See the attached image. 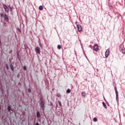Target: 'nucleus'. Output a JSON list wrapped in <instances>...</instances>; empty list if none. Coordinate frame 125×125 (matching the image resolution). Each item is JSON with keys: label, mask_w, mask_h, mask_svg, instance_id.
Wrapping results in <instances>:
<instances>
[{"label": "nucleus", "mask_w": 125, "mask_h": 125, "mask_svg": "<svg viewBox=\"0 0 125 125\" xmlns=\"http://www.w3.org/2000/svg\"><path fill=\"white\" fill-rule=\"evenodd\" d=\"M44 105H45L44 102H41L40 103V106L41 107V108H42L43 110L45 108V106Z\"/></svg>", "instance_id": "1"}, {"label": "nucleus", "mask_w": 125, "mask_h": 125, "mask_svg": "<svg viewBox=\"0 0 125 125\" xmlns=\"http://www.w3.org/2000/svg\"><path fill=\"white\" fill-rule=\"evenodd\" d=\"M35 50L36 53H38V54H40V53H41V48H40V47H36Z\"/></svg>", "instance_id": "2"}, {"label": "nucleus", "mask_w": 125, "mask_h": 125, "mask_svg": "<svg viewBox=\"0 0 125 125\" xmlns=\"http://www.w3.org/2000/svg\"><path fill=\"white\" fill-rule=\"evenodd\" d=\"M115 93H116V99L117 101H118V99L119 98V94H118V90H117V87H115L114 88Z\"/></svg>", "instance_id": "3"}, {"label": "nucleus", "mask_w": 125, "mask_h": 125, "mask_svg": "<svg viewBox=\"0 0 125 125\" xmlns=\"http://www.w3.org/2000/svg\"><path fill=\"white\" fill-rule=\"evenodd\" d=\"M3 7L4 9H5V11H6L7 13H8V12H9V9L8 8V7H7V6H6V5H3Z\"/></svg>", "instance_id": "4"}, {"label": "nucleus", "mask_w": 125, "mask_h": 125, "mask_svg": "<svg viewBox=\"0 0 125 125\" xmlns=\"http://www.w3.org/2000/svg\"><path fill=\"white\" fill-rule=\"evenodd\" d=\"M110 55V49H107L106 50V51H105V57H108V56H109V55Z\"/></svg>", "instance_id": "5"}, {"label": "nucleus", "mask_w": 125, "mask_h": 125, "mask_svg": "<svg viewBox=\"0 0 125 125\" xmlns=\"http://www.w3.org/2000/svg\"><path fill=\"white\" fill-rule=\"evenodd\" d=\"M4 20H5L6 22H8L9 20L8 19V16H7V15L5 14L4 16Z\"/></svg>", "instance_id": "6"}, {"label": "nucleus", "mask_w": 125, "mask_h": 125, "mask_svg": "<svg viewBox=\"0 0 125 125\" xmlns=\"http://www.w3.org/2000/svg\"><path fill=\"white\" fill-rule=\"evenodd\" d=\"M93 49L95 51H97V50H98V45H94L93 47Z\"/></svg>", "instance_id": "7"}, {"label": "nucleus", "mask_w": 125, "mask_h": 125, "mask_svg": "<svg viewBox=\"0 0 125 125\" xmlns=\"http://www.w3.org/2000/svg\"><path fill=\"white\" fill-rule=\"evenodd\" d=\"M77 28L79 32H81V31H82V26L81 25H77Z\"/></svg>", "instance_id": "8"}, {"label": "nucleus", "mask_w": 125, "mask_h": 125, "mask_svg": "<svg viewBox=\"0 0 125 125\" xmlns=\"http://www.w3.org/2000/svg\"><path fill=\"white\" fill-rule=\"evenodd\" d=\"M82 96L83 97H85L86 95V93H85V92H83L82 93H81Z\"/></svg>", "instance_id": "9"}, {"label": "nucleus", "mask_w": 125, "mask_h": 125, "mask_svg": "<svg viewBox=\"0 0 125 125\" xmlns=\"http://www.w3.org/2000/svg\"><path fill=\"white\" fill-rule=\"evenodd\" d=\"M37 118H40L41 117V114L40 113V112H37Z\"/></svg>", "instance_id": "10"}, {"label": "nucleus", "mask_w": 125, "mask_h": 125, "mask_svg": "<svg viewBox=\"0 0 125 125\" xmlns=\"http://www.w3.org/2000/svg\"><path fill=\"white\" fill-rule=\"evenodd\" d=\"M10 66L12 71H13L14 70V67H13V65L12 64H10Z\"/></svg>", "instance_id": "11"}, {"label": "nucleus", "mask_w": 125, "mask_h": 125, "mask_svg": "<svg viewBox=\"0 0 125 125\" xmlns=\"http://www.w3.org/2000/svg\"><path fill=\"white\" fill-rule=\"evenodd\" d=\"M39 10H43V7L42 6H40L39 7Z\"/></svg>", "instance_id": "12"}, {"label": "nucleus", "mask_w": 125, "mask_h": 125, "mask_svg": "<svg viewBox=\"0 0 125 125\" xmlns=\"http://www.w3.org/2000/svg\"><path fill=\"white\" fill-rule=\"evenodd\" d=\"M102 104L104 108H107V105L105 104V103L104 102H103Z\"/></svg>", "instance_id": "13"}, {"label": "nucleus", "mask_w": 125, "mask_h": 125, "mask_svg": "<svg viewBox=\"0 0 125 125\" xmlns=\"http://www.w3.org/2000/svg\"><path fill=\"white\" fill-rule=\"evenodd\" d=\"M11 109V106H10L9 105V106H8V112H10Z\"/></svg>", "instance_id": "14"}, {"label": "nucleus", "mask_w": 125, "mask_h": 125, "mask_svg": "<svg viewBox=\"0 0 125 125\" xmlns=\"http://www.w3.org/2000/svg\"><path fill=\"white\" fill-rule=\"evenodd\" d=\"M5 67L6 68L7 70H9V67H8V64H5Z\"/></svg>", "instance_id": "15"}, {"label": "nucleus", "mask_w": 125, "mask_h": 125, "mask_svg": "<svg viewBox=\"0 0 125 125\" xmlns=\"http://www.w3.org/2000/svg\"><path fill=\"white\" fill-rule=\"evenodd\" d=\"M93 122H97V118L96 117L93 118Z\"/></svg>", "instance_id": "16"}, {"label": "nucleus", "mask_w": 125, "mask_h": 125, "mask_svg": "<svg viewBox=\"0 0 125 125\" xmlns=\"http://www.w3.org/2000/svg\"><path fill=\"white\" fill-rule=\"evenodd\" d=\"M24 46L25 49H27V48H28V46L27 45V44H25L24 45Z\"/></svg>", "instance_id": "17"}, {"label": "nucleus", "mask_w": 125, "mask_h": 125, "mask_svg": "<svg viewBox=\"0 0 125 125\" xmlns=\"http://www.w3.org/2000/svg\"><path fill=\"white\" fill-rule=\"evenodd\" d=\"M66 92L67 93H70V92H71V90H70V89H68L67 90H66Z\"/></svg>", "instance_id": "18"}, {"label": "nucleus", "mask_w": 125, "mask_h": 125, "mask_svg": "<svg viewBox=\"0 0 125 125\" xmlns=\"http://www.w3.org/2000/svg\"><path fill=\"white\" fill-rule=\"evenodd\" d=\"M58 103H59V106H60V107H61V106H62V104H61V102L58 101Z\"/></svg>", "instance_id": "19"}, {"label": "nucleus", "mask_w": 125, "mask_h": 125, "mask_svg": "<svg viewBox=\"0 0 125 125\" xmlns=\"http://www.w3.org/2000/svg\"><path fill=\"white\" fill-rule=\"evenodd\" d=\"M122 53H125V49H122Z\"/></svg>", "instance_id": "20"}, {"label": "nucleus", "mask_w": 125, "mask_h": 125, "mask_svg": "<svg viewBox=\"0 0 125 125\" xmlns=\"http://www.w3.org/2000/svg\"><path fill=\"white\" fill-rule=\"evenodd\" d=\"M58 49H61V46L60 45H58Z\"/></svg>", "instance_id": "21"}, {"label": "nucleus", "mask_w": 125, "mask_h": 125, "mask_svg": "<svg viewBox=\"0 0 125 125\" xmlns=\"http://www.w3.org/2000/svg\"><path fill=\"white\" fill-rule=\"evenodd\" d=\"M39 45H40V47H41V48H42V43H40Z\"/></svg>", "instance_id": "22"}, {"label": "nucleus", "mask_w": 125, "mask_h": 125, "mask_svg": "<svg viewBox=\"0 0 125 125\" xmlns=\"http://www.w3.org/2000/svg\"><path fill=\"white\" fill-rule=\"evenodd\" d=\"M23 69L26 71V70H27V68L26 67V66H23Z\"/></svg>", "instance_id": "23"}, {"label": "nucleus", "mask_w": 125, "mask_h": 125, "mask_svg": "<svg viewBox=\"0 0 125 125\" xmlns=\"http://www.w3.org/2000/svg\"><path fill=\"white\" fill-rule=\"evenodd\" d=\"M9 8H10V11H11V12L12 11V8H11V7H10V6H9Z\"/></svg>", "instance_id": "24"}, {"label": "nucleus", "mask_w": 125, "mask_h": 125, "mask_svg": "<svg viewBox=\"0 0 125 125\" xmlns=\"http://www.w3.org/2000/svg\"><path fill=\"white\" fill-rule=\"evenodd\" d=\"M28 92H29V93H31V89L28 88Z\"/></svg>", "instance_id": "25"}, {"label": "nucleus", "mask_w": 125, "mask_h": 125, "mask_svg": "<svg viewBox=\"0 0 125 125\" xmlns=\"http://www.w3.org/2000/svg\"><path fill=\"white\" fill-rule=\"evenodd\" d=\"M57 97H60V96H61V95H60V94H58L57 95Z\"/></svg>", "instance_id": "26"}, {"label": "nucleus", "mask_w": 125, "mask_h": 125, "mask_svg": "<svg viewBox=\"0 0 125 125\" xmlns=\"http://www.w3.org/2000/svg\"><path fill=\"white\" fill-rule=\"evenodd\" d=\"M1 17H3V14H0Z\"/></svg>", "instance_id": "27"}, {"label": "nucleus", "mask_w": 125, "mask_h": 125, "mask_svg": "<svg viewBox=\"0 0 125 125\" xmlns=\"http://www.w3.org/2000/svg\"><path fill=\"white\" fill-rule=\"evenodd\" d=\"M18 59H19V60H21V59L19 57V55H18Z\"/></svg>", "instance_id": "28"}, {"label": "nucleus", "mask_w": 125, "mask_h": 125, "mask_svg": "<svg viewBox=\"0 0 125 125\" xmlns=\"http://www.w3.org/2000/svg\"><path fill=\"white\" fill-rule=\"evenodd\" d=\"M52 105H53V104H52V102H50V106H52Z\"/></svg>", "instance_id": "29"}, {"label": "nucleus", "mask_w": 125, "mask_h": 125, "mask_svg": "<svg viewBox=\"0 0 125 125\" xmlns=\"http://www.w3.org/2000/svg\"><path fill=\"white\" fill-rule=\"evenodd\" d=\"M35 125H40L38 123H36Z\"/></svg>", "instance_id": "30"}]
</instances>
